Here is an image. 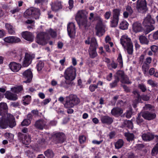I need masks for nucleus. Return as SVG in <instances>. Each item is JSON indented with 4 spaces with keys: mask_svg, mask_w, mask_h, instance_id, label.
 Here are the masks:
<instances>
[{
    "mask_svg": "<svg viewBox=\"0 0 158 158\" xmlns=\"http://www.w3.org/2000/svg\"><path fill=\"white\" fill-rule=\"evenodd\" d=\"M142 137L144 141H150L155 138L158 140V136H155L150 132L143 134L142 135Z\"/></svg>",
    "mask_w": 158,
    "mask_h": 158,
    "instance_id": "obj_18",
    "label": "nucleus"
},
{
    "mask_svg": "<svg viewBox=\"0 0 158 158\" xmlns=\"http://www.w3.org/2000/svg\"><path fill=\"white\" fill-rule=\"evenodd\" d=\"M124 135L127 138V139L128 141L132 140L134 138V135L133 133H130L129 132L125 133Z\"/></svg>",
    "mask_w": 158,
    "mask_h": 158,
    "instance_id": "obj_36",
    "label": "nucleus"
},
{
    "mask_svg": "<svg viewBox=\"0 0 158 158\" xmlns=\"http://www.w3.org/2000/svg\"><path fill=\"white\" fill-rule=\"evenodd\" d=\"M147 83L148 84L151 85L152 87L156 86L157 85V83L151 79H149L148 80Z\"/></svg>",
    "mask_w": 158,
    "mask_h": 158,
    "instance_id": "obj_49",
    "label": "nucleus"
},
{
    "mask_svg": "<svg viewBox=\"0 0 158 158\" xmlns=\"http://www.w3.org/2000/svg\"><path fill=\"white\" fill-rule=\"evenodd\" d=\"M5 95V98L7 99H16L15 98V94L9 91H7Z\"/></svg>",
    "mask_w": 158,
    "mask_h": 158,
    "instance_id": "obj_38",
    "label": "nucleus"
},
{
    "mask_svg": "<svg viewBox=\"0 0 158 158\" xmlns=\"http://www.w3.org/2000/svg\"><path fill=\"white\" fill-rule=\"evenodd\" d=\"M40 15V10L38 8L31 7L24 13V17L27 18H32L36 20L39 19Z\"/></svg>",
    "mask_w": 158,
    "mask_h": 158,
    "instance_id": "obj_8",
    "label": "nucleus"
},
{
    "mask_svg": "<svg viewBox=\"0 0 158 158\" xmlns=\"http://www.w3.org/2000/svg\"><path fill=\"white\" fill-rule=\"evenodd\" d=\"M158 153V142L156 144L152 151L151 154L152 156H155Z\"/></svg>",
    "mask_w": 158,
    "mask_h": 158,
    "instance_id": "obj_39",
    "label": "nucleus"
},
{
    "mask_svg": "<svg viewBox=\"0 0 158 158\" xmlns=\"http://www.w3.org/2000/svg\"><path fill=\"white\" fill-rule=\"evenodd\" d=\"M120 11V9H115L113 10V17L110 21V25L111 27H115L118 25Z\"/></svg>",
    "mask_w": 158,
    "mask_h": 158,
    "instance_id": "obj_9",
    "label": "nucleus"
},
{
    "mask_svg": "<svg viewBox=\"0 0 158 158\" xmlns=\"http://www.w3.org/2000/svg\"><path fill=\"white\" fill-rule=\"evenodd\" d=\"M31 123V121L30 119H24L21 123V125L23 126H28Z\"/></svg>",
    "mask_w": 158,
    "mask_h": 158,
    "instance_id": "obj_46",
    "label": "nucleus"
},
{
    "mask_svg": "<svg viewBox=\"0 0 158 158\" xmlns=\"http://www.w3.org/2000/svg\"><path fill=\"white\" fill-rule=\"evenodd\" d=\"M63 103L66 108L73 107L74 105L78 104L80 102V99H59Z\"/></svg>",
    "mask_w": 158,
    "mask_h": 158,
    "instance_id": "obj_10",
    "label": "nucleus"
},
{
    "mask_svg": "<svg viewBox=\"0 0 158 158\" xmlns=\"http://www.w3.org/2000/svg\"><path fill=\"white\" fill-rule=\"evenodd\" d=\"M44 154L46 157L49 158H52L55 155V153L52 150L50 149H48L44 152Z\"/></svg>",
    "mask_w": 158,
    "mask_h": 158,
    "instance_id": "obj_33",
    "label": "nucleus"
},
{
    "mask_svg": "<svg viewBox=\"0 0 158 158\" xmlns=\"http://www.w3.org/2000/svg\"><path fill=\"white\" fill-rule=\"evenodd\" d=\"M67 31L68 35L71 38L75 36L76 31L75 24L72 23H69L67 26Z\"/></svg>",
    "mask_w": 158,
    "mask_h": 158,
    "instance_id": "obj_16",
    "label": "nucleus"
},
{
    "mask_svg": "<svg viewBox=\"0 0 158 158\" xmlns=\"http://www.w3.org/2000/svg\"><path fill=\"white\" fill-rule=\"evenodd\" d=\"M142 116L145 119L151 120L155 118L156 114L155 113H151L148 112H143L142 113Z\"/></svg>",
    "mask_w": 158,
    "mask_h": 158,
    "instance_id": "obj_24",
    "label": "nucleus"
},
{
    "mask_svg": "<svg viewBox=\"0 0 158 158\" xmlns=\"http://www.w3.org/2000/svg\"><path fill=\"white\" fill-rule=\"evenodd\" d=\"M85 43L87 44H90L89 47L91 48H97L98 46L96 39L94 37H88L85 41Z\"/></svg>",
    "mask_w": 158,
    "mask_h": 158,
    "instance_id": "obj_22",
    "label": "nucleus"
},
{
    "mask_svg": "<svg viewBox=\"0 0 158 158\" xmlns=\"http://www.w3.org/2000/svg\"><path fill=\"white\" fill-rule=\"evenodd\" d=\"M138 87L143 92H145L146 90V87L143 84H139Z\"/></svg>",
    "mask_w": 158,
    "mask_h": 158,
    "instance_id": "obj_54",
    "label": "nucleus"
},
{
    "mask_svg": "<svg viewBox=\"0 0 158 158\" xmlns=\"http://www.w3.org/2000/svg\"><path fill=\"white\" fill-rule=\"evenodd\" d=\"M123 113V110L121 108L115 107L113 108L111 111V114L114 116H118Z\"/></svg>",
    "mask_w": 158,
    "mask_h": 158,
    "instance_id": "obj_29",
    "label": "nucleus"
},
{
    "mask_svg": "<svg viewBox=\"0 0 158 158\" xmlns=\"http://www.w3.org/2000/svg\"><path fill=\"white\" fill-rule=\"evenodd\" d=\"M143 28L141 24L139 22H136L133 23L132 30L134 32L137 33L142 31Z\"/></svg>",
    "mask_w": 158,
    "mask_h": 158,
    "instance_id": "obj_28",
    "label": "nucleus"
},
{
    "mask_svg": "<svg viewBox=\"0 0 158 158\" xmlns=\"http://www.w3.org/2000/svg\"><path fill=\"white\" fill-rule=\"evenodd\" d=\"M136 8L139 12H143L146 10L147 3L145 0H138Z\"/></svg>",
    "mask_w": 158,
    "mask_h": 158,
    "instance_id": "obj_12",
    "label": "nucleus"
},
{
    "mask_svg": "<svg viewBox=\"0 0 158 158\" xmlns=\"http://www.w3.org/2000/svg\"><path fill=\"white\" fill-rule=\"evenodd\" d=\"M115 135V132L114 131H112L109 134V136L110 139L113 138Z\"/></svg>",
    "mask_w": 158,
    "mask_h": 158,
    "instance_id": "obj_61",
    "label": "nucleus"
},
{
    "mask_svg": "<svg viewBox=\"0 0 158 158\" xmlns=\"http://www.w3.org/2000/svg\"><path fill=\"white\" fill-rule=\"evenodd\" d=\"M149 74L150 75H153L155 72V69L154 68H151L149 70Z\"/></svg>",
    "mask_w": 158,
    "mask_h": 158,
    "instance_id": "obj_63",
    "label": "nucleus"
},
{
    "mask_svg": "<svg viewBox=\"0 0 158 158\" xmlns=\"http://www.w3.org/2000/svg\"><path fill=\"white\" fill-rule=\"evenodd\" d=\"M66 98H69V99H78L77 95L74 94H71L69 97H67Z\"/></svg>",
    "mask_w": 158,
    "mask_h": 158,
    "instance_id": "obj_57",
    "label": "nucleus"
},
{
    "mask_svg": "<svg viewBox=\"0 0 158 158\" xmlns=\"http://www.w3.org/2000/svg\"><path fill=\"white\" fill-rule=\"evenodd\" d=\"M128 158H135V156L134 153L131 152H130L127 154Z\"/></svg>",
    "mask_w": 158,
    "mask_h": 158,
    "instance_id": "obj_64",
    "label": "nucleus"
},
{
    "mask_svg": "<svg viewBox=\"0 0 158 158\" xmlns=\"http://www.w3.org/2000/svg\"><path fill=\"white\" fill-rule=\"evenodd\" d=\"M9 67L10 69L14 72H18L21 68V65L15 62H11L9 64Z\"/></svg>",
    "mask_w": 158,
    "mask_h": 158,
    "instance_id": "obj_25",
    "label": "nucleus"
},
{
    "mask_svg": "<svg viewBox=\"0 0 158 158\" xmlns=\"http://www.w3.org/2000/svg\"><path fill=\"white\" fill-rule=\"evenodd\" d=\"M96 49L97 48L89 47L88 51L90 58H94L98 56Z\"/></svg>",
    "mask_w": 158,
    "mask_h": 158,
    "instance_id": "obj_30",
    "label": "nucleus"
},
{
    "mask_svg": "<svg viewBox=\"0 0 158 158\" xmlns=\"http://www.w3.org/2000/svg\"><path fill=\"white\" fill-rule=\"evenodd\" d=\"M126 11L130 15H131L133 13V10L131 7L129 6H127L126 8Z\"/></svg>",
    "mask_w": 158,
    "mask_h": 158,
    "instance_id": "obj_56",
    "label": "nucleus"
},
{
    "mask_svg": "<svg viewBox=\"0 0 158 158\" xmlns=\"http://www.w3.org/2000/svg\"><path fill=\"white\" fill-rule=\"evenodd\" d=\"M132 114V109L130 108L129 110L127 111L126 117L128 118H130L131 117Z\"/></svg>",
    "mask_w": 158,
    "mask_h": 158,
    "instance_id": "obj_52",
    "label": "nucleus"
},
{
    "mask_svg": "<svg viewBox=\"0 0 158 158\" xmlns=\"http://www.w3.org/2000/svg\"><path fill=\"white\" fill-rule=\"evenodd\" d=\"M35 58L34 54L26 53L23 66L24 67H27L31 63L32 60Z\"/></svg>",
    "mask_w": 158,
    "mask_h": 158,
    "instance_id": "obj_13",
    "label": "nucleus"
},
{
    "mask_svg": "<svg viewBox=\"0 0 158 158\" xmlns=\"http://www.w3.org/2000/svg\"><path fill=\"white\" fill-rule=\"evenodd\" d=\"M0 118V127L2 129H6L8 126L12 128L16 125L15 119L11 114H7L6 115H1Z\"/></svg>",
    "mask_w": 158,
    "mask_h": 158,
    "instance_id": "obj_1",
    "label": "nucleus"
},
{
    "mask_svg": "<svg viewBox=\"0 0 158 158\" xmlns=\"http://www.w3.org/2000/svg\"><path fill=\"white\" fill-rule=\"evenodd\" d=\"M142 117V113L139 114L138 116L136 119V122L138 124L140 125L143 122V119Z\"/></svg>",
    "mask_w": 158,
    "mask_h": 158,
    "instance_id": "obj_47",
    "label": "nucleus"
},
{
    "mask_svg": "<svg viewBox=\"0 0 158 158\" xmlns=\"http://www.w3.org/2000/svg\"><path fill=\"white\" fill-rule=\"evenodd\" d=\"M116 78L114 82L110 84V85L111 87H115L119 80L122 83L130 84L131 82L129 81V80L127 77L126 75L124 74V72L122 71L119 70L117 72L116 75Z\"/></svg>",
    "mask_w": 158,
    "mask_h": 158,
    "instance_id": "obj_7",
    "label": "nucleus"
},
{
    "mask_svg": "<svg viewBox=\"0 0 158 158\" xmlns=\"http://www.w3.org/2000/svg\"><path fill=\"white\" fill-rule=\"evenodd\" d=\"M51 7L53 10H57L62 8L61 3L60 2H56L52 3Z\"/></svg>",
    "mask_w": 158,
    "mask_h": 158,
    "instance_id": "obj_31",
    "label": "nucleus"
},
{
    "mask_svg": "<svg viewBox=\"0 0 158 158\" xmlns=\"http://www.w3.org/2000/svg\"><path fill=\"white\" fill-rule=\"evenodd\" d=\"M52 137L56 143H62L64 142L65 140V134L63 132L53 133L52 135Z\"/></svg>",
    "mask_w": 158,
    "mask_h": 158,
    "instance_id": "obj_11",
    "label": "nucleus"
},
{
    "mask_svg": "<svg viewBox=\"0 0 158 158\" xmlns=\"http://www.w3.org/2000/svg\"><path fill=\"white\" fill-rule=\"evenodd\" d=\"M117 61L119 63V65L121 67L123 66V59L121 54L120 53L119 54L118 57L117 59Z\"/></svg>",
    "mask_w": 158,
    "mask_h": 158,
    "instance_id": "obj_45",
    "label": "nucleus"
},
{
    "mask_svg": "<svg viewBox=\"0 0 158 158\" xmlns=\"http://www.w3.org/2000/svg\"><path fill=\"white\" fill-rule=\"evenodd\" d=\"M120 43L126 49L128 53L132 54L133 52V46L131 39L127 35H123L120 39Z\"/></svg>",
    "mask_w": 158,
    "mask_h": 158,
    "instance_id": "obj_5",
    "label": "nucleus"
},
{
    "mask_svg": "<svg viewBox=\"0 0 158 158\" xmlns=\"http://www.w3.org/2000/svg\"><path fill=\"white\" fill-rule=\"evenodd\" d=\"M8 107L5 103H0V115H6L7 114H11L7 113Z\"/></svg>",
    "mask_w": 158,
    "mask_h": 158,
    "instance_id": "obj_23",
    "label": "nucleus"
},
{
    "mask_svg": "<svg viewBox=\"0 0 158 158\" xmlns=\"http://www.w3.org/2000/svg\"><path fill=\"white\" fill-rule=\"evenodd\" d=\"M5 27L10 34H13L15 33L14 28L9 23L6 24Z\"/></svg>",
    "mask_w": 158,
    "mask_h": 158,
    "instance_id": "obj_32",
    "label": "nucleus"
},
{
    "mask_svg": "<svg viewBox=\"0 0 158 158\" xmlns=\"http://www.w3.org/2000/svg\"><path fill=\"white\" fill-rule=\"evenodd\" d=\"M6 136L8 137L11 140L13 139L14 135L11 133H7L6 134Z\"/></svg>",
    "mask_w": 158,
    "mask_h": 158,
    "instance_id": "obj_58",
    "label": "nucleus"
},
{
    "mask_svg": "<svg viewBox=\"0 0 158 158\" xmlns=\"http://www.w3.org/2000/svg\"><path fill=\"white\" fill-rule=\"evenodd\" d=\"M128 23L126 21L123 20L120 24L119 27L122 30H126L128 28Z\"/></svg>",
    "mask_w": 158,
    "mask_h": 158,
    "instance_id": "obj_34",
    "label": "nucleus"
},
{
    "mask_svg": "<svg viewBox=\"0 0 158 158\" xmlns=\"http://www.w3.org/2000/svg\"><path fill=\"white\" fill-rule=\"evenodd\" d=\"M85 140V137L84 135H81L79 137V141L81 144L84 143Z\"/></svg>",
    "mask_w": 158,
    "mask_h": 158,
    "instance_id": "obj_55",
    "label": "nucleus"
},
{
    "mask_svg": "<svg viewBox=\"0 0 158 158\" xmlns=\"http://www.w3.org/2000/svg\"><path fill=\"white\" fill-rule=\"evenodd\" d=\"M23 89L22 87L19 86L11 88V91L15 93H18L21 91Z\"/></svg>",
    "mask_w": 158,
    "mask_h": 158,
    "instance_id": "obj_40",
    "label": "nucleus"
},
{
    "mask_svg": "<svg viewBox=\"0 0 158 158\" xmlns=\"http://www.w3.org/2000/svg\"><path fill=\"white\" fill-rule=\"evenodd\" d=\"M44 66V63L42 61H40L37 64L36 67L38 71H40L42 69Z\"/></svg>",
    "mask_w": 158,
    "mask_h": 158,
    "instance_id": "obj_48",
    "label": "nucleus"
},
{
    "mask_svg": "<svg viewBox=\"0 0 158 158\" xmlns=\"http://www.w3.org/2000/svg\"><path fill=\"white\" fill-rule=\"evenodd\" d=\"M152 59L151 57H148L146 58L144 63H146L148 65L150 64L152 62Z\"/></svg>",
    "mask_w": 158,
    "mask_h": 158,
    "instance_id": "obj_59",
    "label": "nucleus"
},
{
    "mask_svg": "<svg viewBox=\"0 0 158 158\" xmlns=\"http://www.w3.org/2000/svg\"><path fill=\"white\" fill-rule=\"evenodd\" d=\"M69 9H71L73 7V0H69Z\"/></svg>",
    "mask_w": 158,
    "mask_h": 158,
    "instance_id": "obj_60",
    "label": "nucleus"
},
{
    "mask_svg": "<svg viewBox=\"0 0 158 158\" xmlns=\"http://www.w3.org/2000/svg\"><path fill=\"white\" fill-rule=\"evenodd\" d=\"M111 38L109 35H107L105 38V41L106 43L109 44L111 47L113 46V44L111 41Z\"/></svg>",
    "mask_w": 158,
    "mask_h": 158,
    "instance_id": "obj_42",
    "label": "nucleus"
},
{
    "mask_svg": "<svg viewBox=\"0 0 158 158\" xmlns=\"http://www.w3.org/2000/svg\"><path fill=\"white\" fill-rule=\"evenodd\" d=\"M26 153L27 156L29 158H32L35 156L33 152H31V151L28 150L26 151Z\"/></svg>",
    "mask_w": 158,
    "mask_h": 158,
    "instance_id": "obj_51",
    "label": "nucleus"
},
{
    "mask_svg": "<svg viewBox=\"0 0 158 158\" xmlns=\"http://www.w3.org/2000/svg\"><path fill=\"white\" fill-rule=\"evenodd\" d=\"M22 74L23 77L26 80V81H24V82L29 83L31 81L33 77V74L30 69L25 71Z\"/></svg>",
    "mask_w": 158,
    "mask_h": 158,
    "instance_id": "obj_17",
    "label": "nucleus"
},
{
    "mask_svg": "<svg viewBox=\"0 0 158 158\" xmlns=\"http://www.w3.org/2000/svg\"><path fill=\"white\" fill-rule=\"evenodd\" d=\"M64 76L65 80V83L72 85L73 84V81L75 79L76 76V68L72 66L68 67L65 70Z\"/></svg>",
    "mask_w": 158,
    "mask_h": 158,
    "instance_id": "obj_3",
    "label": "nucleus"
},
{
    "mask_svg": "<svg viewBox=\"0 0 158 158\" xmlns=\"http://www.w3.org/2000/svg\"><path fill=\"white\" fill-rule=\"evenodd\" d=\"M139 40L142 44H148V41L147 39L144 36L141 35L139 37Z\"/></svg>",
    "mask_w": 158,
    "mask_h": 158,
    "instance_id": "obj_37",
    "label": "nucleus"
},
{
    "mask_svg": "<svg viewBox=\"0 0 158 158\" xmlns=\"http://www.w3.org/2000/svg\"><path fill=\"white\" fill-rule=\"evenodd\" d=\"M46 121L43 119H39L35 123L34 126L37 129L42 130L46 126Z\"/></svg>",
    "mask_w": 158,
    "mask_h": 158,
    "instance_id": "obj_20",
    "label": "nucleus"
},
{
    "mask_svg": "<svg viewBox=\"0 0 158 158\" xmlns=\"http://www.w3.org/2000/svg\"><path fill=\"white\" fill-rule=\"evenodd\" d=\"M149 69V66L146 63H143L142 66V69L144 73L145 74L148 71Z\"/></svg>",
    "mask_w": 158,
    "mask_h": 158,
    "instance_id": "obj_43",
    "label": "nucleus"
},
{
    "mask_svg": "<svg viewBox=\"0 0 158 158\" xmlns=\"http://www.w3.org/2000/svg\"><path fill=\"white\" fill-rule=\"evenodd\" d=\"M111 13L110 11L106 12L104 15V17L106 19H109L111 15Z\"/></svg>",
    "mask_w": 158,
    "mask_h": 158,
    "instance_id": "obj_53",
    "label": "nucleus"
},
{
    "mask_svg": "<svg viewBox=\"0 0 158 158\" xmlns=\"http://www.w3.org/2000/svg\"><path fill=\"white\" fill-rule=\"evenodd\" d=\"M124 124L126 125L125 126L131 129H132L133 127L132 123L131 121H125L124 122Z\"/></svg>",
    "mask_w": 158,
    "mask_h": 158,
    "instance_id": "obj_44",
    "label": "nucleus"
},
{
    "mask_svg": "<svg viewBox=\"0 0 158 158\" xmlns=\"http://www.w3.org/2000/svg\"><path fill=\"white\" fill-rule=\"evenodd\" d=\"M98 87V85L95 84H91L89 87V89L90 91L93 92Z\"/></svg>",
    "mask_w": 158,
    "mask_h": 158,
    "instance_id": "obj_50",
    "label": "nucleus"
},
{
    "mask_svg": "<svg viewBox=\"0 0 158 158\" xmlns=\"http://www.w3.org/2000/svg\"><path fill=\"white\" fill-rule=\"evenodd\" d=\"M4 41L8 43H18L21 41L20 39L15 36H9L5 37L3 39Z\"/></svg>",
    "mask_w": 158,
    "mask_h": 158,
    "instance_id": "obj_19",
    "label": "nucleus"
},
{
    "mask_svg": "<svg viewBox=\"0 0 158 158\" xmlns=\"http://www.w3.org/2000/svg\"><path fill=\"white\" fill-rule=\"evenodd\" d=\"M107 66L108 68L110 69H115L117 67V64L114 61H112L111 63L108 64Z\"/></svg>",
    "mask_w": 158,
    "mask_h": 158,
    "instance_id": "obj_41",
    "label": "nucleus"
},
{
    "mask_svg": "<svg viewBox=\"0 0 158 158\" xmlns=\"http://www.w3.org/2000/svg\"><path fill=\"white\" fill-rule=\"evenodd\" d=\"M85 43L87 44H90L89 47L91 48H97L98 46L96 39L94 37H88L85 41Z\"/></svg>",
    "mask_w": 158,
    "mask_h": 158,
    "instance_id": "obj_21",
    "label": "nucleus"
},
{
    "mask_svg": "<svg viewBox=\"0 0 158 158\" xmlns=\"http://www.w3.org/2000/svg\"><path fill=\"white\" fill-rule=\"evenodd\" d=\"M48 34L52 37H55L56 35V31L50 29L47 30L46 33L41 32L38 34L36 38V42L40 45L46 44L49 38Z\"/></svg>",
    "mask_w": 158,
    "mask_h": 158,
    "instance_id": "obj_2",
    "label": "nucleus"
},
{
    "mask_svg": "<svg viewBox=\"0 0 158 158\" xmlns=\"http://www.w3.org/2000/svg\"><path fill=\"white\" fill-rule=\"evenodd\" d=\"M18 138L25 145L29 144L31 141V137L28 135H25L19 132L18 134Z\"/></svg>",
    "mask_w": 158,
    "mask_h": 158,
    "instance_id": "obj_14",
    "label": "nucleus"
},
{
    "mask_svg": "<svg viewBox=\"0 0 158 158\" xmlns=\"http://www.w3.org/2000/svg\"><path fill=\"white\" fill-rule=\"evenodd\" d=\"M23 37L27 41L32 42L34 37L32 34L28 31L23 32L22 33Z\"/></svg>",
    "mask_w": 158,
    "mask_h": 158,
    "instance_id": "obj_26",
    "label": "nucleus"
},
{
    "mask_svg": "<svg viewBox=\"0 0 158 158\" xmlns=\"http://www.w3.org/2000/svg\"><path fill=\"white\" fill-rule=\"evenodd\" d=\"M101 120L103 123L108 125L111 124L113 121V120L111 117L106 115L102 116Z\"/></svg>",
    "mask_w": 158,
    "mask_h": 158,
    "instance_id": "obj_27",
    "label": "nucleus"
},
{
    "mask_svg": "<svg viewBox=\"0 0 158 158\" xmlns=\"http://www.w3.org/2000/svg\"><path fill=\"white\" fill-rule=\"evenodd\" d=\"M155 23V21L152 18L151 15H148L147 17L144 19L143 22V24L145 26H151L152 28L150 30L152 31L154 29V27L152 24H154Z\"/></svg>",
    "mask_w": 158,
    "mask_h": 158,
    "instance_id": "obj_15",
    "label": "nucleus"
},
{
    "mask_svg": "<svg viewBox=\"0 0 158 158\" xmlns=\"http://www.w3.org/2000/svg\"><path fill=\"white\" fill-rule=\"evenodd\" d=\"M75 19L80 26H83L85 28H87L90 25L87 21V16L83 10H79L77 12Z\"/></svg>",
    "mask_w": 158,
    "mask_h": 158,
    "instance_id": "obj_4",
    "label": "nucleus"
},
{
    "mask_svg": "<svg viewBox=\"0 0 158 158\" xmlns=\"http://www.w3.org/2000/svg\"><path fill=\"white\" fill-rule=\"evenodd\" d=\"M94 20L97 21L95 27L96 35L99 37H101L105 33V25L103 23V19L98 15L94 17Z\"/></svg>",
    "mask_w": 158,
    "mask_h": 158,
    "instance_id": "obj_6",
    "label": "nucleus"
},
{
    "mask_svg": "<svg viewBox=\"0 0 158 158\" xmlns=\"http://www.w3.org/2000/svg\"><path fill=\"white\" fill-rule=\"evenodd\" d=\"M144 59V55H141L139 57V63L141 64L143 63Z\"/></svg>",
    "mask_w": 158,
    "mask_h": 158,
    "instance_id": "obj_62",
    "label": "nucleus"
},
{
    "mask_svg": "<svg viewBox=\"0 0 158 158\" xmlns=\"http://www.w3.org/2000/svg\"><path fill=\"white\" fill-rule=\"evenodd\" d=\"M124 144L123 140L119 139L115 144V147L116 149H119L122 147Z\"/></svg>",
    "mask_w": 158,
    "mask_h": 158,
    "instance_id": "obj_35",
    "label": "nucleus"
}]
</instances>
